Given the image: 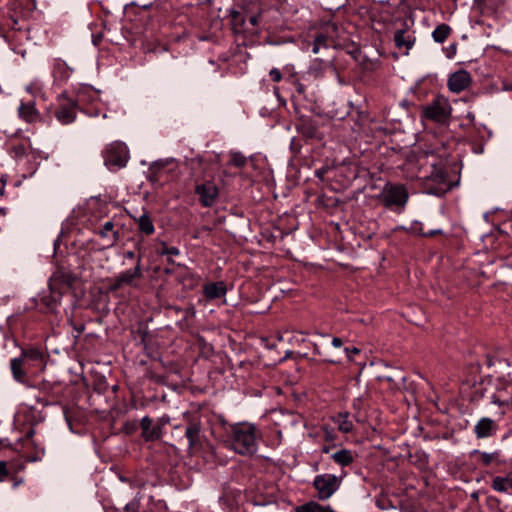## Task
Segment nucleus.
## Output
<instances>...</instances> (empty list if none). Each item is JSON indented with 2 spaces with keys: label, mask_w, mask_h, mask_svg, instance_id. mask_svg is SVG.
I'll list each match as a JSON object with an SVG mask.
<instances>
[{
  "label": "nucleus",
  "mask_w": 512,
  "mask_h": 512,
  "mask_svg": "<svg viewBox=\"0 0 512 512\" xmlns=\"http://www.w3.org/2000/svg\"><path fill=\"white\" fill-rule=\"evenodd\" d=\"M415 165L418 167V173L416 175L417 178L442 185L435 190H431V193L440 195L449 189L447 173L444 169L442 160L434 152L426 151L419 153L417 155Z\"/></svg>",
  "instance_id": "1"
},
{
  "label": "nucleus",
  "mask_w": 512,
  "mask_h": 512,
  "mask_svg": "<svg viewBox=\"0 0 512 512\" xmlns=\"http://www.w3.org/2000/svg\"><path fill=\"white\" fill-rule=\"evenodd\" d=\"M260 433L251 423H237L230 427L228 435L231 448L240 455H252L257 451Z\"/></svg>",
  "instance_id": "2"
},
{
  "label": "nucleus",
  "mask_w": 512,
  "mask_h": 512,
  "mask_svg": "<svg viewBox=\"0 0 512 512\" xmlns=\"http://www.w3.org/2000/svg\"><path fill=\"white\" fill-rule=\"evenodd\" d=\"M129 159V151L125 143L115 141L107 145L104 152V163L112 171L126 166Z\"/></svg>",
  "instance_id": "3"
},
{
  "label": "nucleus",
  "mask_w": 512,
  "mask_h": 512,
  "mask_svg": "<svg viewBox=\"0 0 512 512\" xmlns=\"http://www.w3.org/2000/svg\"><path fill=\"white\" fill-rule=\"evenodd\" d=\"M320 500L329 499L339 488L340 480L333 474L317 475L313 481Z\"/></svg>",
  "instance_id": "4"
},
{
  "label": "nucleus",
  "mask_w": 512,
  "mask_h": 512,
  "mask_svg": "<svg viewBox=\"0 0 512 512\" xmlns=\"http://www.w3.org/2000/svg\"><path fill=\"white\" fill-rule=\"evenodd\" d=\"M451 106L445 98H437L423 110L425 118L444 123L451 115Z\"/></svg>",
  "instance_id": "5"
},
{
  "label": "nucleus",
  "mask_w": 512,
  "mask_h": 512,
  "mask_svg": "<svg viewBox=\"0 0 512 512\" xmlns=\"http://www.w3.org/2000/svg\"><path fill=\"white\" fill-rule=\"evenodd\" d=\"M77 116V103L64 95L59 99V105L55 110V118L62 125H68L75 121Z\"/></svg>",
  "instance_id": "6"
},
{
  "label": "nucleus",
  "mask_w": 512,
  "mask_h": 512,
  "mask_svg": "<svg viewBox=\"0 0 512 512\" xmlns=\"http://www.w3.org/2000/svg\"><path fill=\"white\" fill-rule=\"evenodd\" d=\"M491 402L498 406L512 404V381L510 379H498L495 384V392L490 396Z\"/></svg>",
  "instance_id": "7"
},
{
  "label": "nucleus",
  "mask_w": 512,
  "mask_h": 512,
  "mask_svg": "<svg viewBox=\"0 0 512 512\" xmlns=\"http://www.w3.org/2000/svg\"><path fill=\"white\" fill-rule=\"evenodd\" d=\"M185 437L188 440L189 452L193 453L201 447L204 435L200 419L195 418L188 422L185 428Z\"/></svg>",
  "instance_id": "8"
},
{
  "label": "nucleus",
  "mask_w": 512,
  "mask_h": 512,
  "mask_svg": "<svg viewBox=\"0 0 512 512\" xmlns=\"http://www.w3.org/2000/svg\"><path fill=\"white\" fill-rule=\"evenodd\" d=\"M382 196L386 206H404L408 200V193L403 185H387Z\"/></svg>",
  "instance_id": "9"
},
{
  "label": "nucleus",
  "mask_w": 512,
  "mask_h": 512,
  "mask_svg": "<svg viewBox=\"0 0 512 512\" xmlns=\"http://www.w3.org/2000/svg\"><path fill=\"white\" fill-rule=\"evenodd\" d=\"M195 193L199 197V201L204 207H211L219 194L218 187L211 181L198 184L195 187Z\"/></svg>",
  "instance_id": "10"
},
{
  "label": "nucleus",
  "mask_w": 512,
  "mask_h": 512,
  "mask_svg": "<svg viewBox=\"0 0 512 512\" xmlns=\"http://www.w3.org/2000/svg\"><path fill=\"white\" fill-rule=\"evenodd\" d=\"M471 81V74L468 71L461 69L449 76L447 85L451 92L460 93L470 86Z\"/></svg>",
  "instance_id": "11"
},
{
  "label": "nucleus",
  "mask_w": 512,
  "mask_h": 512,
  "mask_svg": "<svg viewBox=\"0 0 512 512\" xmlns=\"http://www.w3.org/2000/svg\"><path fill=\"white\" fill-rule=\"evenodd\" d=\"M142 429V437L146 441H154L161 437L162 428L160 425H154L153 420L149 416H144L140 421Z\"/></svg>",
  "instance_id": "12"
},
{
  "label": "nucleus",
  "mask_w": 512,
  "mask_h": 512,
  "mask_svg": "<svg viewBox=\"0 0 512 512\" xmlns=\"http://www.w3.org/2000/svg\"><path fill=\"white\" fill-rule=\"evenodd\" d=\"M497 424L494 420L483 417L474 426V433L477 438H488L496 433Z\"/></svg>",
  "instance_id": "13"
},
{
  "label": "nucleus",
  "mask_w": 512,
  "mask_h": 512,
  "mask_svg": "<svg viewBox=\"0 0 512 512\" xmlns=\"http://www.w3.org/2000/svg\"><path fill=\"white\" fill-rule=\"evenodd\" d=\"M394 42L398 49H405V54L413 47L415 37L409 34L406 30H397L394 34Z\"/></svg>",
  "instance_id": "14"
},
{
  "label": "nucleus",
  "mask_w": 512,
  "mask_h": 512,
  "mask_svg": "<svg viewBox=\"0 0 512 512\" xmlns=\"http://www.w3.org/2000/svg\"><path fill=\"white\" fill-rule=\"evenodd\" d=\"M491 487L497 492L512 494V471L504 476L494 477Z\"/></svg>",
  "instance_id": "15"
},
{
  "label": "nucleus",
  "mask_w": 512,
  "mask_h": 512,
  "mask_svg": "<svg viewBox=\"0 0 512 512\" xmlns=\"http://www.w3.org/2000/svg\"><path fill=\"white\" fill-rule=\"evenodd\" d=\"M140 260L141 257L138 258V262L135 268L126 270L120 273L116 277V286L119 287L123 284H130L135 279L140 278L142 276L141 268H140Z\"/></svg>",
  "instance_id": "16"
},
{
  "label": "nucleus",
  "mask_w": 512,
  "mask_h": 512,
  "mask_svg": "<svg viewBox=\"0 0 512 512\" xmlns=\"http://www.w3.org/2000/svg\"><path fill=\"white\" fill-rule=\"evenodd\" d=\"M72 69L61 59H56L53 63L52 74L56 81L65 82L69 79Z\"/></svg>",
  "instance_id": "17"
},
{
  "label": "nucleus",
  "mask_w": 512,
  "mask_h": 512,
  "mask_svg": "<svg viewBox=\"0 0 512 512\" xmlns=\"http://www.w3.org/2000/svg\"><path fill=\"white\" fill-rule=\"evenodd\" d=\"M204 294L209 299H217L226 294V285L223 282H212L204 286Z\"/></svg>",
  "instance_id": "18"
},
{
  "label": "nucleus",
  "mask_w": 512,
  "mask_h": 512,
  "mask_svg": "<svg viewBox=\"0 0 512 512\" xmlns=\"http://www.w3.org/2000/svg\"><path fill=\"white\" fill-rule=\"evenodd\" d=\"M98 235L102 239H109L111 244H114L119 239V232L114 230V222L109 220L106 221L98 231Z\"/></svg>",
  "instance_id": "19"
},
{
  "label": "nucleus",
  "mask_w": 512,
  "mask_h": 512,
  "mask_svg": "<svg viewBox=\"0 0 512 512\" xmlns=\"http://www.w3.org/2000/svg\"><path fill=\"white\" fill-rule=\"evenodd\" d=\"M24 359L21 357H16L11 360V372L13 375V378L20 383H24L26 380V372L24 371L23 367L25 366Z\"/></svg>",
  "instance_id": "20"
},
{
  "label": "nucleus",
  "mask_w": 512,
  "mask_h": 512,
  "mask_svg": "<svg viewBox=\"0 0 512 512\" xmlns=\"http://www.w3.org/2000/svg\"><path fill=\"white\" fill-rule=\"evenodd\" d=\"M135 222L138 225V229L145 235H152L155 231L154 224L151 217L147 213L141 214L138 218L134 217Z\"/></svg>",
  "instance_id": "21"
},
{
  "label": "nucleus",
  "mask_w": 512,
  "mask_h": 512,
  "mask_svg": "<svg viewBox=\"0 0 512 512\" xmlns=\"http://www.w3.org/2000/svg\"><path fill=\"white\" fill-rule=\"evenodd\" d=\"M335 463L340 466H348L354 460L353 452L348 449H340L331 455Z\"/></svg>",
  "instance_id": "22"
},
{
  "label": "nucleus",
  "mask_w": 512,
  "mask_h": 512,
  "mask_svg": "<svg viewBox=\"0 0 512 512\" xmlns=\"http://www.w3.org/2000/svg\"><path fill=\"white\" fill-rule=\"evenodd\" d=\"M20 357L24 359L25 364L41 363L43 360V354L36 348L23 350Z\"/></svg>",
  "instance_id": "23"
},
{
  "label": "nucleus",
  "mask_w": 512,
  "mask_h": 512,
  "mask_svg": "<svg viewBox=\"0 0 512 512\" xmlns=\"http://www.w3.org/2000/svg\"><path fill=\"white\" fill-rule=\"evenodd\" d=\"M451 27L447 24L438 25L432 32V38L437 43H443L451 34Z\"/></svg>",
  "instance_id": "24"
},
{
  "label": "nucleus",
  "mask_w": 512,
  "mask_h": 512,
  "mask_svg": "<svg viewBox=\"0 0 512 512\" xmlns=\"http://www.w3.org/2000/svg\"><path fill=\"white\" fill-rule=\"evenodd\" d=\"M334 422L337 424L339 431L348 433L353 429V423L349 419L347 413H340L334 418Z\"/></svg>",
  "instance_id": "25"
},
{
  "label": "nucleus",
  "mask_w": 512,
  "mask_h": 512,
  "mask_svg": "<svg viewBox=\"0 0 512 512\" xmlns=\"http://www.w3.org/2000/svg\"><path fill=\"white\" fill-rule=\"evenodd\" d=\"M229 16L233 30L235 32H241L244 29L245 25L244 16L241 14V12L234 9L229 11Z\"/></svg>",
  "instance_id": "26"
},
{
  "label": "nucleus",
  "mask_w": 512,
  "mask_h": 512,
  "mask_svg": "<svg viewBox=\"0 0 512 512\" xmlns=\"http://www.w3.org/2000/svg\"><path fill=\"white\" fill-rule=\"evenodd\" d=\"M473 453L479 455V459H480L481 463L485 466H488L491 463L498 461V458L500 456L499 451H494V452L488 453V452H482L479 450H475Z\"/></svg>",
  "instance_id": "27"
},
{
  "label": "nucleus",
  "mask_w": 512,
  "mask_h": 512,
  "mask_svg": "<svg viewBox=\"0 0 512 512\" xmlns=\"http://www.w3.org/2000/svg\"><path fill=\"white\" fill-rule=\"evenodd\" d=\"M20 116L27 122H32L36 119V110L32 105L22 104L19 107Z\"/></svg>",
  "instance_id": "28"
},
{
  "label": "nucleus",
  "mask_w": 512,
  "mask_h": 512,
  "mask_svg": "<svg viewBox=\"0 0 512 512\" xmlns=\"http://www.w3.org/2000/svg\"><path fill=\"white\" fill-rule=\"evenodd\" d=\"M411 231L413 233H415V234H419V235H422L424 237H431V236H434V235L442 233L441 229H434V230H430L429 232H424L423 229H422L421 223H419V222H414L412 224Z\"/></svg>",
  "instance_id": "29"
},
{
  "label": "nucleus",
  "mask_w": 512,
  "mask_h": 512,
  "mask_svg": "<svg viewBox=\"0 0 512 512\" xmlns=\"http://www.w3.org/2000/svg\"><path fill=\"white\" fill-rule=\"evenodd\" d=\"M301 133L309 138H313L316 136L317 128L310 121L304 122L301 125Z\"/></svg>",
  "instance_id": "30"
},
{
  "label": "nucleus",
  "mask_w": 512,
  "mask_h": 512,
  "mask_svg": "<svg viewBox=\"0 0 512 512\" xmlns=\"http://www.w3.org/2000/svg\"><path fill=\"white\" fill-rule=\"evenodd\" d=\"M322 47L327 48V37L321 34L315 38L314 43H313L312 52L314 54H317V53H319V51Z\"/></svg>",
  "instance_id": "31"
},
{
  "label": "nucleus",
  "mask_w": 512,
  "mask_h": 512,
  "mask_svg": "<svg viewBox=\"0 0 512 512\" xmlns=\"http://www.w3.org/2000/svg\"><path fill=\"white\" fill-rule=\"evenodd\" d=\"M180 251L175 246H167L165 243H162V246L159 250V254L161 255H168V256H177L179 255Z\"/></svg>",
  "instance_id": "32"
},
{
  "label": "nucleus",
  "mask_w": 512,
  "mask_h": 512,
  "mask_svg": "<svg viewBox=\"0 0 512 512\" xmlns=\"http://www.w3.org/2000/svg\"><path fill=\"white\" fill-rule=\"evenodd\" d=\"M50 290L52 293V296L49 300H45V304L50 308L53 309L54 306L57 304V302L60 300V292L56 294L54 287L50 284Z\"/></svg>",
  "instance_id": "33"
},
{
  "label": "nucleus",
  "mask_w": 512,
  "mask_h": 512,
  "mask_svg": "<svg viewBox=\"0 0 512 512\" xmlns=\"http://www.w3.org/2000/svg\"><path fill=\"white\" fill-rule=\"evenodd\" d=\"M231 163L236 167H243L246 164V158L240 153L232 155Z\"/></svg>",
  "instance_id": "34"
},
{
  "label": "nucleus",
  "mask_w": 512,
  "mask_h": 512,
  "mask_svg": "<svg viewBox=\"0 0 512 512\" xmlns=\"http://www.w3.org/2000/svg\"><path fill=\"white\" fill-rule=\"evenodd\" d=\"M8 475L9 471L7 468V463L5 461H0V482L5 481Z\"/></svg>",
  "instance_id": "35"
},
{
  "label": "nucleus",
  "mask_w": 512,
  "mask_h": 512,
  "mask_svg": "<svg viewBox=\"0 0 512 512\" xmlns=\"http://www.w3.org/2000/svg\"><path fill=\"white\" fill-rule=\"evenodd\" d=\"M269 76L274 82H279L282 79V74L277 68H272L269 72Z\"/></svg>",
  "instance_id": "36"
},
{
  "label": "nucleus",
  "mask_w": 512,
  "mask_h": 512,
  "mask_svg": "<svg viewBox=\"0 0 512 512\" xmlns=\"http://www.w3.org/2000/svg\"><path fill=\"white\" fill-rule=\"evenodd\" d=\"M345 353H346V356L349 360H353V356L354 354H358L360 352V349L354 347L352 349L350 348H345L344 349Z\"/></svg>",
  "instance_id": "37"
},
{
  "label": "nucleus",
  "mask_w": 512,
  "mask_h": 512,
  "mask_svg": "<svg viewBox=\"0 0 512 512\" xmlns=\"http://www.w3.org/2000/svg\"><path fill=\"white\" fill-rule=\"evenodd\" d=\"M343 345V341L342 339L338 338V337H334L332 339V346L335 347V348H340L341 346Z\"/></svg>",
  "instance_id": "38"
},
{
  "label": "nucleus",
  "mask_w": 512,
  "mask_h": 512,
  "mask_svg": "<svg viewBox=\"0 0 512 512\" xmlns=\"http://www.w3.org/2000/svg\"><path fill=\"white\" fill-rule=\"evenodd\" d=\"M14 149L17 155H23L25 153V148L23 145L15 146Z\"/></svg>",
  "instance_id": "39"
},
{
  "label": "nucleus",
  "mask_w": 512,
  "mask_h": 512,
  "mask_svg": "<svg viewBox=\"0 0 512 512\" xmlns=\"http://www.w3.org/2000/svg\"><path fill=\"white\" fill-rule=\"evenodd\" d=\"M295 87H296V90H297V92H298L299 94L304 93L305 87H304V85H303L302 83L297 82V83L295 84Z\"/></svg>",
  "instance_id": "40"
},
{
  "label": "nucleus",
  "mask_w": 512,
  "mask_h": 512,
  "mask_svg": "<svg viewBox=\"0 0 512 512\" xmlns=\"http://www.w3.org/2000/svg\"><path fill=\"white\" fill-rule=\"evenodd\" d=\"M249 22H250V24H251V25H253V26H254V25H256V24H257V22H258L257 16H255V15L250 16V17H249Z\"/></svg>",
  "instance_id": "41"
},
{
  "label": "nucleus",
  "mask_w": 512,
  "mask_h": 512,
  "mask_svg": "<svg viewBox=\"0 0 512 512\" xmlns=\"http://www.w3.org/2000/svg\"><path fill=\"white\" fill-rule=\"evenodd\" d=\"M126 258L133 259L135 257V253L133 251H127L125 254Z\"/></svg>",
  "instance_id": "42"
},
{
  "label": "nucleus",
  "mask_w": 512,
  "mask_h": 512,
  "mask_svg": "<svg viewBox=\"0 0 512 512\" xmlns=\"http://www.w3.org/2000/svg\"><path fill=\"white\" fill-rule=\"evenodd\" d=\"M381 379H383L385 381H388V382L394 381V377L393 376H389V375L382 376Z\"/></svg>",
  "instance_id": "43"
},
{
  "label": "nucleus",
  "mask_w": 512,
  "mask_h": 512,
  "mask_svg": "<svg viewBox=\"0 0 512 512\" xmlns=\"http://www.w3.org/2000/svg\"><path fill=\"white\" fill-rule=\"evenodd\" d=\"M4 193V184L0 183V195Z\"/></svg>",
  "instance_id": "44"
},
{
  "label": "nucleus",
  "mask_w": 512,
  "mask_h": 512,
  "mask_svg": "<svg viewBox=\"0 0 512 512\" xmlns=\"http://www.w3.org/2000/svg\"><path fill=\"white\" fill-rule=\"evenodd\" d=\"M83 330H84L83 326H80L79 328H77L78 333H81Z\"/></svg>",
  "instance_id": "45"
},
{
  "label": "nucleus",
  "mask_w": 512,
  "mask_h": 512,
  "mask_svg": "<svg viewBox=\"0 0 512 512\" xmlns=\"http://www.w3.org/2000/svg\"><path fill=\"white\" fill-rule=\"evenodd\" d=\"M314 350H315V352H316L317 354H320V351H319V348H318V346H316V345H315V348H314Z\"/></svg>",
  "instance_id": "46"
},
{
  "label": "nucleus",
  "mask_w": 512,
  "mask_h": 512,
  "mask_svg": "<svg viewBox=\"0 0 512 512\" xmlns=\"http://www.w3.org/2000/svg\"><path fill=\"white\" fill-rule=\"evenodd\" d=\"M0 214H2V215L5 214V210L3 208L0 209Z\"/></svg>",
  "instance_id": "47"
},
{
  "label": "nucleus",
  "mask_w": 512,
  "mask_h": 512,
  "mask_svg": "<svg viewBox=\"0 0 512 512\" xmlns=\"http://www.w3.org/2000/svg\"><path fill=\"white\" fill-rule=\"evenodd\" d=\"M323 451L327 453V452L329 451V449L325 447V448L323 449Z\"/></svg>",
  "instance_id": "48"
}]
</instances>
